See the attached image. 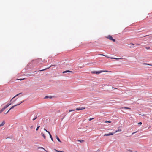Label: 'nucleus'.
Masks as SVG:
<instances>
[{
    "instance_id": "obj_1",
    "label": "nucleus",
    "mask_w": 152,
    "mask_h": 152,
    "mask_svg": "<svg viewBox=\"0 0 152 152\" xmlns=\"http://www.w3.org/2000/svg\"><path fill=\"white\" fill-rule=\"evenodd\" d=\"M111 72L110 71H94V72H92L93 73H94V74H99L102 72Z\"/></svg>"
},
{
    "instance_id": "obj_2",
    "label": "nucleus",
    "mask_w": 152,
    "mask_h": 152,
    "mask_svg": "<svg viewBox=\"0 0 152 152\" xmlns=\"http://www.w3.org/2000/svg\"><path fill=\"white\" fill-rule=\"evenodd\" d=\"M106 38H107L108 39H109L110 40L113 41L114 42H115V40L114 39H113V38L112 36L111 35H108L107 36H106Z\"/></svg>"
},
{
    "instance_id": "obj_3",
    "label": "nucleus",
    "mask_w": 152,
    "mask_h": 152,
    "mask_svg": "<svg viewBox=\"0 0 152 152\" xmlns=\"http://www.w3.org/2000/svg\"><path fill=\"white\" fill-rule=\"evenodd\" d=\"M23 102V101H21L19 104H16V105H15L12 106L11 107V108L8 110V111L7 113H6L5 114H7L10 110H11V109L13 108L14 107H15V106H17L19 105L21 103H22Z\"/></svg>"
},
{
    "instance_id": "obj_4",
    "label": "nucleus",
    "mask_w": 152,
    "mask_h": 152,
    "mask_svg": "<svg viewBox=\"0 0 152 152\" xmlns=\"http://www.w3.org/2000/svg\"><path fill=\"white\" fill-rule=\"evenodd\" d=\"M11 104V103H8L6 106H4L2 108L4 110L5 109L7 108Z\"/></svg>"
},
{
    "instance_id": "obj_5",
    "label": "nucleus",
    "mask_w": 152,
    "mask_h": 152,
    "mask_svg": "<svg viewBox=\"0 0 152 152\" xmlns=\"http://www.w3.org/2000/svg\"><path fill=\"white\" fill-rule=\"evenodd\" d=\"M114 134V133H109V134H105L104 136H110V135H113V134Z\"/></svg>"
},
{
    "instance_id": "obj_6",
    "label": "nucleus",
    "mask_w": 152,
    "mask_h": 152,
    "mask_svg": "<svg viewBox=\"0 0 152 152\" xmlns=\"http://www.w3.org/2000/svg\"><path fill=\"white\" fill-rule=\"evenodd\" d=\"M85 109V107H83L81 108H76V110H83Z\"/></svg>"
},
{
    "instance_id": "obj_7",
    "label": "nucleus",
    "mask_w": 152,
    "mask_h": 152,
    "mask_svg": "<svg viewBox=\"0 0 152 152\" xmlns=\"http://www.w3.org/2000/svg\"><path fill=\"white\" fill-rule=\"evenodd\" d=\"M5 124V122L4 121H3L1 124H0V127L3 126Z\"/></svg>"
},
{
    "instance_id": "obj_8",
    "label": "nucleus",
    "mask_w": 152,
    "mask_h": 152,
    "mask_svg": "<svg viewBox=\"0 0 152 152\" xmlns=\"http://www.w3.org/2000/svg\"><path fill=\"white\" fill-rule=\"evenodd\" d=\"M47 132L49 134V135H50V138L52 140V141H53V139L52 136L51 135V134H50V133L49 131H47Z\"/></svg>"
},
{
    "instance_id": "obj_9",
    "label": "nucleus",
    "mask_w": 152,
    "mask_h": 152,
    "mask_svg": "<svg viewBox=\"0 0 152 152\" xmlns=\"http://www.w3.org/2000/svg\"><path fill=\"white\" fill-rule=\"evenodd\" d=\"M21 93H19V94H16V95L14 97H13V98H12L11 99V100H10V102H11V101H12V100L13 99H14V98H15L16 97V96H18L19 95H20Z\"/></svg>"
},
{
    "instance_id": "obj_10",
    "label": "nucleus",
    "mask_w": 152,
    "mask_h": 152,
    "mask_svg": "<svg viewBox=\"0 0 152 152\" xmlns=\"http://www.w3.org/2000/svg\"><path fill=\"white\" fill-rule=\"evenodd\" d=\"M55 137L59 142H61V141L60 139L57 136V135H56Z\"/></svg>"
},
{
    "instance_id": "obj_11",
    "label": "nucleus",
    "mask_w": 152,
    "mask_h": 152,
    "mask_svg": "<svg viewBox=\"0 0 152 152\" xmlns=\"http://www.w3.org/2000/svg\"><path fill=\"white\" fill-rule=\"evenodd\" d=\"M41 135L43 137L44 139H45L46 138V137L44 134L43 133H42L41 134Z\"/></svg>"
},
{
    "instance_id": "obj_12",
    "label": "nucleus",
    "mask_w": 152,
    "mask_h": 152,
    "mask_svg": "<svg viewBox=\"0 0 152 152\" xmlns=\"http://www.w3.org/2000/svg\"><path fill=\"white\" fill-rule=\"evenodd\" d=\"M69 72L72 73V72L71 71H69V70H66V71L63 72V73H66V72Z\"/></svg>"
},
{
    "instance_id": "obj_13",
    "label": "nucleus",
    "mask_w": 152,
    "mask_h": 152,
    "mask_svg": "<svg viewBox=\"0 0 152 152\" xmlns=\"http://www.w3.org/2000/svg\"><path fill=\"white\" fill-rule=\"evenodd\" d=\"M121 129H119L118 130H117L115 131L114 133H114H115L118 132H121Z\"/></svg>"
},
{
    "instance_id": "obj_14",
    "label": "nucleus",
    "mask_w": 152,
    "mask_h": 152,
    "mask_svg": "<svg viewBox=\"0 0 152 152\" xmlns=\"http://www.w3.org/2000/svg\"><path fill=\"white\" fill-rule=\"evenodd\" d=\"M143 64L144 65H150V66H152V64H148L146 63H143Z\"/></svg>"
},
{
    "instance_id": "obj_15",
    "label": "nucleus",
    "mask_w": 152,
    "mask_h": 152,
    "mask_svg": "<svg viewBox=\"0 0 152 152\" xmlns=\"http://www.w3.org/2000/svg\"><path fill=\"white\" fill-rule=\"evenodd\" d=\"M53 66V65H51L50 67H48V68H46V69H42V70H39V71H44V70H46V69H49V68H50V67H51V66Z\"/></svg>"
},
{
    "instance_id": "obj_16",
    "label": "nucleus",
    "mask_w": 152,
    "mask_h": 152,
    "mask_svg": "<svg viewBox=\"0 0 152 152\" xmlns=\"http://www.w3.org/2000/svg\"><path fill=\"white\" fill-rule=\"evenodd\" d=\"M52 98V97L51 96H46L45 97V99H47V98Z\"/></svg>"
},
{
    "instance_id": "obj_17",
    "label": "nucleus",
    "mask_w": 152,
    "mask_h": 152,
    "mask_svg": "<svg viewBox=\"0 0 152 152\" xmlns=\"http://www.w3.org/2000/svg\"><path fill=\"white\" fill-rule=\"evenodd\" d=\"M109 58H110L111 59H116V60H118V59H121V58H113V57H111V58H110V57H108Z\"/></svg>"
},
{
    "instance_id": "obj_18",
    "label": "nucleus",
    "mask_w": 152,
    "mask_h": 152,
    "mask_svg": "<svg viewBox=\"0 0 152 152\" xmlns=\"http://www.w3.org/2000/svg\"><path fill=\"white\" fill-rule=\"evenodd\" d=\"M145 48L147 50H149L150 49V48L149 46L146 47H145Z\"/></svg>"
},
{
    "instance_id": "obj_19",
    "label": "nucleus",
    "mask_w": 152,
    "mask_h": 152,
    "mask_svg": "<svg viewBox=\"0 0 152 152\" xmlns=\"http://www.w3.org/2000/svg\"><path fill=\"white\" fill-rule=\"evenodd\" d=\"M124 108L125 109H129V110L131 109V108H129L128 107H124Z\"/></svg>"
},
{
    "instance_id": "obj_20",
    "label": "nucleus",
    "mask_w": 152,
    "mask_h": 152,
    "mask_svg": "<svg viewBox=\"0 0 152 152\" xmlns=\"http://www.w3.org/2000/svg\"><path fill=\"white\" fill-rule=\"evenodd\" d=\"M4 110L3 108L0 110V114Z\"/></svg>"
},
{
    "instance_id": "obj_21",
    "label": "nucleus",
    "mask_w": 152,
    "mask_h": 152,
    "mask_svg": "<svg viewBox=\"0 0 152 152\" xmlns=\"http://www.w3.org/2000/svg\"><path fill=\"white\" fill-rule=\"evenodd\" d=\"M39 127H40L39 126H38L37 127V128L36 129V130L37 131L38 130V129L39 128Z\"/></svg>"
},
{
    "instance_id": "obj_22",
    "label": "nucleus",
    "mask_w": 152,
    "mask_h": 152,
    "mask_svg": "<svg viewBox=\"0 0 152 152\" xmlns=\"http://www.w3.org/2000/svg\"><path fill=\"white\" fill-rule=\"evenodd\" d=\"M55 151L56 152H64L63 151H59L56 150H55Z\"/></svg>"
},
{
    "instance_id": "obj_23",
    "label": "nucleus",
    "mask_w": 152,
    "mask_h": 152,
    "mask_svg": "<svg viewBox=\"0 0 152 152\" xmlns=\"http://www.w3.org/2000/svg\"><path fill=\"white\" fill-rule=\"evenodd\" d=\"M39 148H41V149H43L44 150H45V151H46L45 149L44 148H43V147H39Z\"/></svg>"
},
{
    "instance_id": "obj_24",
    "label": "nucleus",
    "mask_w": 152,
    "mask_h": 152,
    "mask_svg": "<svg viewBox=\"0 0 152 152\" xmlns=\"http://www.w3.org/2000/svg\"><path fill=\"white\" fill-rule=\"evenodd\" d=\"M75 111V110H70L69 111V112H71V111Z\"/></svg>"
},
{
    "instance_id": "obj_25",
    "label": "nucleus",
    "mask_w": 152,
    "mask_h": 152,
    "mask_svg": "<svg viewBox=\"0 0 152 152\" xmlns=\"http://www.w3.org/2000/svg\"><path fill=\"white\" fill-rule=\"evenodd\" d=\"M24 79H25V78H23V79H18V80H24Z\"/></svg>"
},
{
    "instance_id": "obj_26",
    "label": "nucleus",
    "mask_w": 152,
    "mask_h": 152,
    "mask_svg": "<svg viewBox=\"0 0 152 152\" xmlns=\"http://www.w3.org/2000/svg\"><path fill=\"white\" fill-rule=\"evenodd\" d=\"M79 141H80V142H82L84 141V140H78Z\"/></svg>"
},
{
    "instance_id": "obj_27",
    "label": "nucleus",
    "mask_w": 152,
    "mask_h": 152,
    "mask_svg": "<svg viewBox=\"0 0 152 152\" xmlns=\"http://www.w3.org/2000/svg\"><path fill=\"white\" fill-rule=\"evenodd\" d=\"M138 124L139 125H141V124H142V122H139V123H138Z\"/></svg>"
},
{
    "instance_id": "obj_28",
    "label": "nucleus",
    "mask_w": 152,
    "mask_h": 152,
    "mask_svg": "<svg viewBox=\"0 0 152 152\" xmlns=\"http://www.w3.org/2000/svg\"><path fill=\"white\" fill-rule=\"evenodd\" d=\"M137 132V131H136V132H133V133H132V135H133V134H134L135 133H136Z\"/></svg>"
},
{
    "instance_id": "obj_29",
    "label": "nucleus",
    "mask_w": 152,
    "mask_h": 152,
    "mask_svg": "<svg viewBox=\"0 0 152 152\" xmlns=\"http://www.w3.org/2000/svg\"><path fill=\"white\" fill-rule=\"evenodd\" d=\"M111 121H105V123H111Z\"/></svg>"
},
{
    "instance_id": "obj_30",
    "label": "nucleus",
    "mask_w": 152,
    "mask_h": 152,
    "mask_svg": "<svg viewBox=\"0 0 152 152\" xmlns=\"http://www.w3.org/2000/svg\"><path fill=\"white\" fill-rule=\"evenodd\" d=\"M94 118H90L89 119V121H91V120H92Z\"/></svg>"
},
{
    "instance_id": "obj_31",
    "label": "nucleus",
    "mask_w": 152,
    "mask_h": 152,
    "mask_svg": "<svg viewBox=\"0 0 152 152\" xmlns=\"http://www.w3.org/2000/svg\"><path fill=\"white\" fill-rule=\"evenodd\" d=\"M47 132V131H47V130H46L44 128V129Z\"/></svg>"
},
{
    "instance_id": "obj_32",
    "label": "nucleus",
    "mask_w": 152,
    "mask_h": 152,
    "mask_svg": "<svg viewBox=\"0 0 152 152\" xmlns=\"http://www.w3.org/2000/svg\"><path fill=\"white\" fill-rule=\"evenodd\" d=\"M37 117H36L35 118H34L33 119V120H35L36 118H37Z\"/></svg>"
},
{
    "instance_id": "obj_33",
    "label": "nucleus",
    "mask_w": 152,
    "mask_h": 152,
    "mask_svg": "<svg viewBox=\"0 0 152 152\" xmlns=\"http://www.w3.org/2000/svg\"><path fill=\"white\" fill-rule=\"evenodd\" d=\"M103 56H105V57H108L107 56H106V55H102Z\"/></svg>"
},
{
    "instance_id": "obj_34",
    "label": "nucleus",
    "mask_w": 152,
    "mask_h": 152,
    "mask_svg": "<svg viewBox=\"0 0 152 152\" xmlns=\"http://www.w3.org/2000/svg\"><path fill=\"white\" fill-rule=\"evenodd\" d=\"M33 127V126H31L30 128L31 129H32Z\"/></svg>"
},
{
    "instance_id": "obj_35",
    "label": "nucleus",
    "mask_w": 152,
    "mask_h": 152,
    "mask_svg": "<svg viewBox=\"0 0 152 152\" xmlns=\"http://www.w3.org/2000/svg\"><path fill=\"white\" fill-rule=\"evenodd\" d=\"M131 45H134V44L133 43H132L131 44Z\"/></svg>"
},
{
    "instance_id": "obj_36",
    "label": "nucleus",
    "mask_w": 152,
    "mask_h": 152,
    "mask_svg": "<svg viewBox=\"0 0 152 152\" xmlns=\"http://www.w3.org/2000/svg\"><path fill=\"white\" fill-rule=\"evenodd\" d=\"M148 35H145V36L144 37H145V36H147Z\"/></svg>"
}]
</instances>
